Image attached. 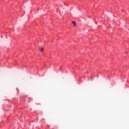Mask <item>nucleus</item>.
Here are the masks:
<instances>
[{
    "label": "nucleus",
    "mask_w": 129,
    "mask_h": 129,
    "mask_svg": "<svg viewBox=\"0 0 129 129\" xmlns=\"http://www.w3.org/2000/svg\"><path fill=\"white\" fill-rule=\"evenodd\" d=\"M72 24H74V27H75V26H76V22H75V21H73L72 22Z\"/></svg>",
    "instance_id": "f03ea898"
},
{
    "label": "nucleus",
    "mask_w": 129,
    "mask_h": 129,
    "mask_svg": "<svg viewBox=\"0 0 129 129\" xmlns=\"http://www.w3.org/2000/svg\"><path fill=\"white\" fill-rule=\"evenodd\" d=\"M39 51H40V52H42V51H44V48H42V47H40L39 48Z\"/></svg>",
    "instance_id": "f257e3e1"
},
{
    "label": "nucleus",
    "mask_w": 129,
    "mask_h": 129,
    "mask_svg": "<svg viewBox=\"0 0 129 129\" xmlns=\"http://www.w3.org/2000/svg\"><path fill=\"white\" fill-rule=\"evenodd\" d=\"M125 54H128V52L126 51V52H125Z\"/></svg>",
    "instance_id": "7ed1b4c3"
}]
</instances>
